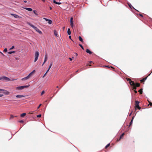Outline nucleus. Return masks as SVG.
<instances>
[{
	"mask_svg": "<svg viewBox=\"0 0 152 152\" xmlns=\"http://www.w3.org/2000/svg\"><path fill=\"white\" fill-rule=\"evenodd\" d=\"M0 91H6L5 92H4V93L6 95H8L9 94V93L8 91H5L4 89H0Z\"/></svg>",
	"mask_w": 152,
	"mask_h": 152,
	"instance_id": "obj_10",
	"label": "nucleus"
},
{
	"mask_svg": "<svg viewBox=\"0 0 152 152\" xmlns=\"http://www.w3.org/2000/svg\"><path fill=\"white\" fill-rule=\"evenodd\" d=\"M30 75H28L26 77H24L22 79V80H27L30 78Z\"/></svg>",
	"mask_w": 152,
	"mask_h": 152,
	"instance_id": "obj_7",
	"label": "nucleus"
},
{
	"mask_svg": "<svg viewBox=\"0 0 152 152\" xmlns=\"http://www.w3.org/2000/svg\"><path fill=\"white\" fill-rule=\"evenodd\" d=\"M53 2H54V3H55L56 4H61V3L57 2L55 0L53 1Z\"/></svg>",
	"mask_w": 152,
	"mask_h": 152,
	"instance_id": "obj_22",
	"label": "nucleus"
},
{
	"mask_svg": "<svg viewBox=\"0 0 152 152\" xmlns=\"http://www.w3.org/2000/svg\"><path fill=\"white\" fill-rule=\"evenodd\" d=\"M19 122H20V123H23L24 121H23L21 120V121H19Z\"/></svg>",
	"mask_w": 152,
	"mask_h": 152,
	"instance_id": "obj_39",
	"label": "nucleus"
},
{
	"mask_svg": "<svg viewBox=\"0 0 152 152\" xmlns=\"http://www.w3.org/2000/svg\"><path fill=\"white\" fill-rule=\"evenodd\" d=\"M67 33L68 35H70L71 34V31L70 29L69 28H68V30H67Z\"/></svg>",
	"mask_w": 152,
	"mask_h": 152,
	"instance_id": "obj_19",
	"label": "nucleus"
},
{
	"mask_svg": "<svg viewBox=\"0 0 152 152\" xmlns=\"http://www.w3.org/2000/svg\"><path fill=\"white\" fill-rule=\"evenodd\" d=\"M79 45L81 47V48H82V49L84 50V48H83V46H82V45L80 44H79Z\"/></svg>",
	"mask_w": 152,
	"mask_h": 152,
	"instance_id": "obj_30",
	"label": "nucleus"
},
{
	"mask_svg": "<svg viewBox=\"0 0 152 152\" xmlns=\"http://www.w3.org/2000/svg\"><path fill=\"white\" fill-rule=\"evenodd\" d=\"M26 115V113H23L20 115V117H23L24 116H25Z\"/></svg>",
	"mask_w": 152,
	"mask_h": 152,
	"instance_id": "obj_21",
	"label": "nucleus"
},
{
	"mask_svg": "<svg viewBox=\"0 0 152 152\" xmlns=\"http://www.w3.org/2000/svg\"><path fill=\"white\" fill-rule=\"evenodd\" d=\"M27 24L30 26H31L33 28H34L37 32L39 33V34H42V31L39 30V29L36 27L35 26H34L33 25L30 23L29 22H27Z\"/></svg>",
	"mask_w": 152,
	"mask_h": 152,
	"instance_id": "obj_1",
	"label": "nucleus"
},
{
	"mask_svg": "<svg viewBox=\"0 0 152 152\" xmlns=\"http://www.w3.org/2000/svg\"><path fill=\"white\" fill-rule=\"evenodd\" d=\"M48 21V23L50 24H51L52 23V21L51 20L49 19Z\"/></svg>",
	"mask_w": 152,
	"mask_h": 152,
	"instance_id": "obj_27",
	"label": "nucleus"
},
{
	"mask_svg": "<svg viewBox=\"0 0 152 152\" xmlns=\"http://www.w3.org/2000/svg\"><path fill=\"white\" fill-rule=\"evenodd\" d=\"M111 68H112V69H114V68H113L112 66H111Z\"/></svg>",
	"mask_w": 152,
	"mask_h": 152,
	"instance_id": "obj_60",
	"label": "nucleus"
},
{
	"mask_svg": "<svg viewBox=\"0 0 152 152\" xmlns=\"http://www.w3.org/2000/svg\"><path fill=\"white\" fill-rule=\"evenodd\" d=\"M72 58H74V57L73 56V57H72Z\"/></svg>",
	"mask_w": 152,
	"mask_h": 152,
	"instance_id": "obj_62",
	"label": "nucleus"
},
{
	"mask_svg": "<svg viewBox=\"0 0 152 152\" xmlns=\"http://www.w3.org/2000/svg\"><path fill=\"white\" fill-rule=\"evenodd\" d=\"M41 116V115L39 114L37 115V117L38 118L40 117Z\"/></svg>",
	"mask_w": 152,
	"mask_h": 152,
	"instance_id": "obj_36",
	"label": "nucleus"
},
{
	"mask_svg": "<svg viewBox=\"0 0 152 152\" xmlns=\"http://www.w3.org/2000/svg\"><path fill=\"white\" fill-rule=\"evenodd\" d=\"M4 51L5 52H7V48H5L4 50Z\"/></svg>",
	"mask_w": 152,
	"mask_h": 152,
	"instance_id": "obj_38",
	"label": "nucleus"
},
{
	"mask_svg": "<svg viewBox=\"0 0 152 152\" xmlns=\"http://www.w3.org/2000/svg\"><path fill=\"white\" fill-rule=\"evenodd\" d=\"M41 105H42V104H40L39 105V106L38 107H37V109H39L40 107L41 106Z\"/></svg>",
	"mask_w": 152,
	"mask_h": 152,
	"instance_id": "obj_40",
	"label": "nucleus"
},
{
	"mask_svg": "<svg viewBox=\"0 0 152 152\" xmlns=\"http://www.w3.org/2000/svg\"><path fill=\"white\" fill-rule=\"evenodd\" d=\"M132 113V112L130 114H129V115H131Z\"/></svg>",
	"mask_w": 152,
	"mask_h": 152,
	"instance_id": "obj_55",
	"label": "nucleus"
},
{
	"mask_svg": "<svg viewBox=\"0 0 152 152\" xmlns=\"http://www.w3.org/2000/svg\"><path fill=\"white\" fill-rule=\"evenodd\" d=\"M48 58V56L47 55V54H46V55L45 56V58L44 59V63H45V62L47 61Z\"/></svg>",
	"mask_w": 152,
	"mask_h": 152,
	"instance_id": "obj_12",
	"label": "nucleus"
},
{
	"mask_svg": "<svg viewBox=\"0 0 152 152\" xmlns=\"http://www.w3.org/2000/svg\"><path fill=\"white\" fill-rule=\"evenodd\" d=\"M134 118V117H133L132 118L131 120V121L130 123V124L129 125V126H131L132 125V121H133Z\"/></svg>",
	"mask_w": 152,
	"mask_h": 152,
	"instance_id": "obj_16",
	"label": "nucleus"
},
{
	"mask_svg": "<svg viewBox=\"0 0 152 152\" xmlns=\"http://www.w3.org/2000/svg\"><path fill=\"white\" fill-rule=\"evenodd\" d=\"M148 102L149 104L148 105V106H149V105H150L151 107H152V104H150V102H151L149 101H148Z\"/></svg>",
	"mask_w": 152,
	"mask_h": 152,
	"instance_id": "obj_32",
	"label": "nucleus"
},
{
	"mask_svg": "<svg viewBox=\"0 0 152 152\" xmlns=\"http://www.w3.org/2000/svg\"><path fill=\"white\" fill-rule=\"evenodd\" d=\"M134 92L135 94H137V91L135 90H134Z\"/></svg>",
	"mask_w": 152,
	"mask_h": 152,
	"instance_id": "obj_44",
	"label": "nucleus"
},
{
	"mask_svg": "<svg viewBox=\"0 0 152 152\" xmlns=\"http://www.w3.org/2000/svg\"><path fill=\"white\" fill-rule=\"evenodd\" d=\"M56 88H58V86H57L56 87Z\"/></svg>",
	"mask_w": 152,
	"mask_h": 152,
	"instance_id": "obj_63",
	"label": "nucleus"
},
{
	"mask_svg": "<svg viewBox=\"0 0 152 152\" xmlns=\"http://www.w3.org/2000/svg\"><path fill=\"white\" fill-rule=\"evenodd\" d=\"M69 38L71 40H72V39H71V36H69Z\"/></svg>",
	"mask_w": 152,
	"mask_h": 152,
	"instance_id": "obj_45",
	"label": "nucleus"
},
{
	"mask_svg": "<svg viewBox=\"0 0 152 152\" xmlns=\"http://www.w3.org/2000/svg\"><path fill=\"white\" fill-rule=\"evenodd\" d=\"M54 34L56 36V37H58L57 32L56 31V30H54Z\"/></svg>",
	"mask_w": 152,
	"mask_h": 152,
	"instance_id": "obj_25",
	"label": "nucleus"
},
{
	"mask_svg": "<svg viewBox=\"0 0 152 152\" xmlns=\"http://www.w3.org/2000/svg\"><path fill=\"white\" fill-rule=\"evenodd\" d=\"M133 86V89H134L135 90H136L137 88V87L135 86V83H134V85H132Z\"/></svg>",
	"mask_w": 152,
	"mask_h": 152,
	"instance_id": "obj_26",
	"label": "nucleus"
},
{
	"mask_svg": "<svg viewBox=\"0 0 152 152\" xmlns=\"http://www.w3.org/2000/svg\"><path fill=\"white\" fill-rule=\"evenodd\" d=\"M0 53H1L2 55H4L1 52H0Z\"/></svg>",
	"mask_w": 152,
	"mask_h": 152,
	"instance_id": "obj_53",
	"label": "nucleus"
},
{
	"mask_svg": "<svg viewBox=\"0 0 152 152\" xmlns=\"http://www.w3.org/2000/svg\"><path fill=\"white\" fill-rule=\"evenodd\" d=\"M49 69H48V70H47V71L46 72V73H47L49 71Z\"/></svg>",
	"mask_w": 152,
	"mask_h": 152,
	"instance_id": "obj_48",
	"label": "nucleus"
},
{
	"mask_svg": "<svg viewBox=\"0 0 152 152\" xmlns=\"http://www.w3.org/2000/svg\"><path fill=\"white\" fill-rule=\"evenodd\" d=\"M14 48V46H13L10 48V50H12Z\"/></svg>",
	"mask_w": 152,
	"mask_h": 152,
	"instance_id": "obj_41",
	"label": "nucleus"
},
{
	"mask_svg": "<svg viewBox=\"0 0 152 152\" xmlns=\"http://www.w3.org/2000/svg\"><path fill=\"white\" fill-rule=\"evenodd\" d=\"M86 52L88 53H89L90 54H91L92 53V52L90 51L89 49H87L86 50Z\"/></svg>",
	"mask_w": 152,
	"mask_h": 152,
	"instance_id": "obj_15",
	"label": "nucleus"
},
{
	"mask_svg": "<svg viewBox=\"0 0 152 152\" xmlns=\"http://www.w3.org/2000/svg\"><path fill=\"white\" fill-rule=\"evenodd\" d=\"M45 93V91H42V93H41V96L42 95H43V94Z\"/></svg>",
	"mask_w": 152,
	"mask_h": 152,
	"instance_id": "obj_33",
	"label": "nucleus"
},
{
	"mask_svg": "<svg viewBox=\"0 0 152 152\" xmlns=\"http://www.w3.org/2000/svg\"><path fill=\"white\" fill-rule=\"evenodd\" d=\"M32 113H33V112L32 113L31 112V113H29V114H32Z\"/></svg>",
	"mask_w": 152,
	"mask_h": 152,
	"instance_id": "obj_59",
	"label": "nucleus"
},
{
	"mask_svg": "<svg viewBox=\"0 0 152 152\" xmlns=\"http://www.w3.org/2000/svg\"><path fill=\"white\" fill-rule=\"evenodd\" d=\"M147 78V77H146L142 79L140 81H141V82H144L146 80Z\"/></svg>",
	"mask_w": 152,
	"mask_h": 152,
	"instance_id": "obj_17",
	"label": "nucleus"
},
{
	"mask_svg": "<svg viewBox=\"0 0 152 152\" xmlns=\"http://www.w3.org/2000/svg\"><path fill=\"white\" fill-rule=\"evenodd\" d=\"M24 2L25 3H26L27 2V1H24Z\"/></svg>",
	"mask_w": 152,
	"mask_h": 152,
	"instance_id": "obj_56",
	"label": "nucleus"
},
{
	"mask_svg": "<svg viewBox=\"0 0 152 152\" xmlns=\"http://www.w3.org/2000/svg\"><path fill=\"white\" fill-rule=\"evenodd\" d=\"M15 53V51H11V52H8V53L10 54H11L12 53Z\"/></svg>",
	"mask_w": 152,
	"mask_h": 152,
	"instance_id": "obj_35",
	"label": "nucleus"
},
{
	"mask_svg": "<svg viewBox=\"0 0 152 152\" xmlns=\"http://www.w3.org/2000/svg\"><path fill=\"white\" fill-rule=\"evenodd\" d=\"M126 80L128 81H129V83L131 85H134V83L130 79L127 78Z\"/></svg>",
	"mask_w": 152,
	"mask_h": 152,
	"instance_id": "obj_5",
	"label": "nucleus"
},
{
	"mask_svg": "<svg viewBox=\"0 0 152 152\" xmlns=\"http://www.w3.org/2000/svg\"><path fill=\"white\" fill-rule=\"evenodd\" d=\"M43 19L45 20L46 21H48V20H49V19H48L47 18H43Z\"/></svg>",
	"mask_w": 152,
	"mask_h": 152,
	"instance_id": "obj_37",
	"label": "nucleus"
},
{
	"mask_svg": "<svg viewBox=\"0 0 152 152\" xmlns=\"http://www.w3.org/2000/svg\"><path fill=\"white\" fill-rule=\"evenodd\" d=\"M79 40L81 42H83V39L80 36L79 37Z\"/></svg>",
	"mask_w": 152,
	"mask_h": 152,
	"instance_id": "obj_20",
	"label": "nucleus"
},
{
	"mask_svg": "<svg viewBox=\"0 0 152 152\" xmlns=\"http://www.w3.org/2000/svg\"><path fill=\"white\" fill-rule=\"evenodd\" d=\"M135 84V86H136L137 87H139L140 86V84L138 83H136Z\"/></svg>",
	"mask_w": 152,
	"mask_h": 152,
	"instance_id": "obj_23",
	"label": "nucleus"
},
{
	"mask_svg": "<svg viewBox=\"0 0 152 152\" xmlns=\"http://www.w3.org/2000/svg\"><path fill=\"white\" fill-rule=\"evenodd\" d=\"M140 15L141 16H142V17L143 16L142 15V14H140Z\"/></svg>",
	"mask_w": 152,
	"mask_h": 152,
	"instance_id": "obj_52",
	"label": "nucleus"
},
{
	"mask_svg": "<svg viewBox=\"0 0 152 152\" xmlns=\"http://www.w3.org/2000/svg\"><path fill=\"white\" fill-rule=\"evenodd\" d=\"M140 94H142V88L140 89L138 91Z\"/></svg>",
	"mask_w": 152,
	"mask_h": 152,
	"instance_id": "obj_24",
	"label": "nucleus"
},
{
	"mask_svg": "<svg viewBox=\"0 0 152 152\" xmlns=\"http://www.w3.org/2000/svg\"><path fill=\"white\" fill-rule=\"evenodd\" d=\"M50 10H51L52 9V8L51 7H50Z\"/></svg>",
	"mask_w": 152,
	"mask_h": 152,
	"instance_id": "obj_61",
	"label": "nucleus"
},
{
	"mask_svg": "<svg viewBox=\"0 0 152 152\" xmlns=\"http://www.w3.org/2000/svg\"><path fill=\"white\" fill-rule=\"evenodd\" d=\"M150 104H152V103H151V102H150Z\"/></svg>",
	"mask_w": 152,
	"mask_h": 152,
	"instance_id": "obj_64",
	"label": "nucleus"
},
{
	"mask_svg": "<svg viewBox=\"0 0 152 152\" xmlns=\"http://www.w3.org/2000/svg\"><path fill=\"white\" fill-rule=\"evenodd\" d=\"M124 133H123L120 136V138H119V139H118L117 140V141H119L121 139H122L124 136Z\"/></svg>",
	"mask_w": 152,
	"mask_h": 152,
	"instance_id": "obj_9",
	"label": "nucleus"
},
{
	"mask_svg": "<svg viewBox=\"0 0 152 152\" xmlns=\"http://www.w3.org/2000/svg\"><path fill=\"white\" fill-rule=\"evenodd\" d=\"M52 63H51L50 64V65L49 66V70H50V68H51L52 66Z\"/></svg>",
	"mask_w": 152,
	"mask_h": 152,
	"instance_id": "obj_34",
	"label": "nucleus"
},
{
	"mask_svg": "<svg viewBox=\"0 0 152 152\" xmlns=\"http://www.w3.org/2000/svg\"><path fill=\"white\" fill-rule=\"evenodd\" d=\"M11 15L12 16H14L15 18H21V17L19 16L18 15H16V14H11Z\"/></svg>",
	"mask_w": 152,
	"mask_h": 152,
	"instance_id": "obj_8",
	"label": "nucleus"
},
{
	"mask_svg": "<svg viewBox=\"0 0 152 152\" xmlns=\"http://www.w3.org/2000/svg\"><path fill=\"white\" fill-rule=\"evenodd\" d=\"M47 73H46H46L45 74V75H44L42 77L43 78L45 77V76L46 75Z\"/></svg>",
	"mask_w": 152,
	"mask_h": 152,
	"instance_id": "obj_43",
	"label": "nucleus"
},
{
	"mask_svg": "<svg viewBox=\"0 0 152 152\" xmlns=\"http://www.w3.org/2000/svg\"><path fill=\"white\" fill-rule=\"evenodd\" d=\"M105 67H107L108 68H110V67H109L108 66H105Z\"/></svg>",
	"mask_w": 152,
	"mask_h": 152,
	"instance_id": "obj_51",
	"label": "nucleus"
},
{
	"mask_svg": "<svg viewBox=\"0 0 152 152\" xmlns=\"http://www.w3.org/2000/svg\"><path fill=\"white\" fill-rule=\"evenodd\" d=\"M42 1H43L44 2L45 1V0H41Z\"/></svg>",
	"mask_w": 152,
	"mask_h": 152,
	"instance_id": "obj_50",
	"label": "nucleus"
},
{
	"mask_svg": "<svg viewBox=\"0 0 152 152\" xmlns=\"http://www.w3.org/2000/svg\"><path fill=\"white\" fill-rule=\"evenodd\" d=\"M35 72V70H34L32 72H31L29 74V75H30V76H31V75H32V74L34 73V72Z\"/></svg>",
	"mask_w": 152,
	"mask_h": 152,
	"instance_id": "obj_28",
	"label": "nucleus"
},
{
	"mask_svg": "<svg viewBox=\"0 0 152 152\" xmlns=\"http://www.w3.org/2000/svg\"><path fill=\"white\" fill-rule=\"evenodd\" d=\"M59 90V89H58V90H57V91H56V94H56V93H57L58 91Z\"/></svg>",
	"mask_w": 152,
	"mask_h": 152,
	"instance_id": "obj_49",
	"label": "nucleus"
},
{
	"mask_svg": "<svg viewBox=\"0 0 152 152\" xmlns=\"http://www.w3.org/2000/svg\"><path fill=\"white\" fill-rule=\"evenodd\" d=\"M3 96V95L2 94H0V97H2Z\"/></svg>",
	"mask_w": 152,
	"mask_h": 152,
	"instance_id": "obj_46",
	"label": "nucleus"
},
{
	"mask_svg": "<svg viewBox=\"0 0 152 152\" xmlns=\"http://www.w3.org/2000/svg\"><path fill=\"white\" fill-rule=\"evenodd\" d=\"M24 96L23 95H17L16 96V97L17 98H21Z\"/></svg>",
	"mask_w": 152,
	"mask_h": 152,
	"instance_id": "obj_13",
	"label": "nucleus"
},
{
	"mask_svg": "<svg viewBox=\"0 0 152 152\" xmlns=\"http://www.w3.org/2000/svg\"><path fill=\"white\" fill-rule=\"evenodd\" d=\"M4 80L9 81H11V80L8 77L5 76H3L1 77H0V80Z\"/></svg>",
	"mask_w": 152,
	"mask_h": 152,
	"instance_id": "obj_2",
	"label": "nucleus"
},
{
	"mask_svg": "<svg viewBox=\"0 0 152 152\" xmlns=\"http://www.w3.org/2000/svg\"><path fill=\"white\" fill-rule=\"evenodd\" d=\"M69 59L70 60V61H72V58H69Z\"/></svg>",
	"mask_w": 152,
	"mask_h": 152,
	"instance_id": "obj_47",
	"label": "nucleus"
},
{
	"mask_svg": "<svg viewBox=\"0 0 152 152\" xmlns=\"http://www.w3.org/2000/svg\"><path fill=\"white\" fill-rule=\"evenodd\" d=\"M45 63H44V62L43 63V64H42V66H43V65Z\"/></svg>",
	"mask_w": 152,
	"mask_h": 152,
	"instance_id": "obj_57",
	"label": "nucleus"
},
{
	"mask_svg": "<svg viewBox=\"0 0 152 152\" xmlns=\"http://www.w3.org/2000/svg\"><path fill=\"white\" fill-rule=\"evenodd\" d=\"M136 108H137L138 109L140 110L141 109V107L139 106Z\"/></svg>",
	"mask_w": 152,
	"mask_h": 152,
	"instance_id": "obj_42",
	"label": "nucleus"
},
{
	"mask_svg": "<svg viewBox=\"0 0 152 152\" xmlns=\"http://www.w3.org/2000/svg\"><path fill=\"white\" fill-rule=\"evenodd\" d=\"M73 18L72 17H71L70 18V25L71 27L72 28H73L74 26V24H73Z\"/></svg>",
	"mask_w": 152,
	"mask_h": 152,
	"instance_id": "obj_6",
	"label": "nucleus"
},
{
	"mask_svg": "<svg viewBox=\"0 0 152 152\" xmlns=\"http://www.w3.org/2000/svg\"><path fill=\"white\" fill-rule=\"evenodd\" d=\"M93 63V62H92V61H90V64H91V63Z\"/></svg>",
	"mask_w": 152,
	"mask_h": 152,
	"instance_id": "obj_54",
	"label": "nucleus"
},
{
	"mask_svg": "<svg viewBox=\"0 0 152 152\" xmlns=\"http://www.w3.org/2000/svg\"><path fill=\"white\" fill-rule=\"evenodd\" d=\"M75 54H76V55L77 56V53H76Z\"/></svg>",
	"mask_w": 152,
	"mask_h": 152,
	"instance_id": "obj_58",
	"label": "nucleus"
},
{
	"mask_svg": "<svg viewBox=\"0 0 152 152\" xmlns=\"http://www.w3.org/2000/svg\"><path fill=\"white\" fill-rule=\"evenodd\" d=\"M39 56V53L38 52L36 51L35 53L34 62H36Z\"/></svg>",
	"mask_w": 152,
	"mask_h": 152,
	"instance_id": "obj_4",
	"label": "nucleus"
},
{
	"mask_svg": "<svg viewBox=\"0 0 152 152\" xmlns=\"http://www.w3.org/2000/svg\"><path fill=\"white\" fill-rule=\"evenodd\" d=\"M26 10H28L29 11H31L32 10L31 8H24Z\"/></svg>",
	"mask_w": 152,
	"mask_h": 152,
	"instance_id": "obj_14",
	"label": "nucleus"
},
{
	"mask_svg": "<svg viewBox=\"0 0 152 152\" xmlns=\"http://www.w3.org/2000/svg\"><path fill=\"white\" fill-rule=\"evenodd\" d=\"M29 86V85L28 86H18L16 87V88L18 90H22L24 88L28 87Z\"/></svg>",
	"mask_w": 152,
	"mask_h": 152,
	"instance_id": "obj_3",
	"label": "nucleus"
},
{
	"mask_svg": "<svg viewBox=\"0 0 152 152\" xmlns=\"http://www.w3.org/2000/svg\"><path fill=\"white\" fill-rule=\"evenodd\" d=\"M139 102L138 101H135V109L139 106Z\"/></svg>",
	"mask_w": 152,
	"mask_h": 152,
	"instance_id": "obj_11",
	"label": "nucleus"
},
{
	"mask_svg": "<svg viewBox=\"0 0 152 152\" xmlns=\"http://www.w3.org/2000/svg\"><path fill=\"white\" fill-rule=\"evenodd\" d=\"M17 117V116H14L12 115H10V120L11 119H12V118H14V117Z\"/></svg>",
	"mask_w": 152,
	"mask_h": 152,
	"instance_id": "obj_18",
	"label": "nucleus"
},
{
	"mask_svg": "<svg viewBox=\"0 0 152 152\" xmlns=\"http://www.w3.org/2000/svg\"><path fill=\"white\" fill-rule=\"evenodd\" d=\"M33 12L36 15H38V14L37 13V11L36 10H34Z\"/></svg>",
	"mask_w": 152,
	"mask_h": 152,
	"instance_id": "obj_29",
	"label": "nucleus"
},
{
	"mask_svg": "<svg viewBox=\"0 0 152 152\" xmlns=\"http://www.w3.org/2000/svg\"><path fill=\"white\" fill-rule=\"evenodd\" d=\"M110 145V143H109L105 147V148H107L108 147H109Z\"/></svg>",
	"mask_w": 152,
	"mask_h": 152,
	"instance_id": "obj_31",
	"label": "nucleus"
}]
</instances>
